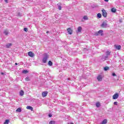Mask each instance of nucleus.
Instances as JSON below:
<instances>
[{
    "mask_svg": "<svg viewBox=\"0 0 124 124\" xmlns=\"http://www.w3.org/2000/svg\"><path fill=\"white\" fill-rule=\"evenodd\" d=\"M4 1L6 3H8V1L7 0H4Z\"/></svg>",
    "mask_w": 124,
    "mask_h": 124,
    "instance_id": "c9c22d12",
    "label": "nucleus"
},
{
    "mask_svg": "<svg viewBox=\"0 0 124 124\" xmlns=\"http://www.w3.org/2000/svg\"><path fill=\"white\" fill-rule=\"evenodd\" d=\"M84 20H88L89 18H88V16H83Z\"/></svg>",
    "mask_w": 124,
    "mask_h": 124,
    "instance_id": "5701e85b",
    "label": "nucleus"
},
{
    "mask_svg": "<svg viewBox=\"0 0 124 124\" xmlns=\"http://www.w3.org/2000/svg\"><path fill=\"white\" fill-rule=\"evenodd\" d=\"M46 33H49V31H47Z\"/></svg>",
    "mask_w": 124,
    "mask_h": 124,
    "instance_id": "a19ab883",
    "label": "nucleus"
},
{
    "mask_svg": "<svg viewBox=\"0 0 124 124\" xmlns=\"http://www.w3.org/2000/svg\"><path fill=\"white\" fill-rule=\"evenodd\" d=\"M114 105H118V102H114Z\"/></svg>",
    "mask_w": 124,
    "mask_h": 124,
    "instance_id": "473e14b6",
    "label": "nucleus"
},
{
    "mask_svg": "<svg viewBox=\"0 0 124 124\" xmlns=\"http://www.w3.org/2000/svg\"><path fill=\"white\" fill-rule=\"evenodd\" d=\"M17 16H22V15L20 13H17Z\"/></svg>",
    "mask_w": 124,
    "mask_h": 124,
    "instance_id": "72a5a7b5",
    "label": "nucleus"
},
{
    "mask_svg": "<svg viewBox=\"0 0 124 124\" xmlns=\"http://www.w3.org/2000/svg\"><path fill=\"white\" fill-rule=\"evenodd\" d=\"M26 108L28 109V110H31V111H33V108H32V107L31 106H27L26 107Z\"/></svg>",
    "mask_w": 124,
    "mask_h": 124,
    "instance_id": "9b49d317",
    "label": "nucleus"
},
{
    "mask_svg": "<svg viewBox=\"0 0 124 124\" xmlns=\"http://www.w3.org/2000/svg\"><path fill=\"white\" fill-rule=\"evenodd\" d=\"M48 117H49V118H51L52 114H48Z\"/></svg>",
    "mask_w": 124,
    "mask_h": 124,
    "instance_id": "f704fd0d",
    "label": "nucleus"
},
{
    "mask_svg": "<svg viewBox=\"0 0 124 124\" xmlns=\"http://www.w3.org/2000/svg\"><path fill=\"white\" fill-rule=\"evenodd\" d=\"M114 47H115V49H117V50H120L121 48H122V46L120 45H114Z\"/></svg>",
    "mask_w": 124,
    "mask_h": 124,
    "instance_id": "6e6552de",
    "label": "nucleus"
},
{
    "mask_svg": "<svg viewBox=\"0 0 124 124\" xmlns=\"http://www.w3.org/2000/svg\"><path fill=\"white\" fill-rule=\"evenodd\" d=\"M112 75L113 77L117 76V75H116V74L115 73H112Z\"/></svg>",
    "mask_w": 124,
    "mask_h": 124,
    "instance_id": "7c9ffc66",
    "label": "nucleus"
},
{
    "mask_svg": "<svg viewBox=\"0 0 124 124\" xmlns=\"http://www.w3.org/2000/svg\"><path fill=\"white\" fill-rule=\"evenodd\" d=\"M24 94H25V93L24 92V91H23V90H21L20 92H19V95L21 96H23V95H24Z\"/></svg>",
    "mask_w": 124,
    "mask_h": 124,
    "instance_id": "f8f14e48",
    "label": "nucleus"
},
{
    "mask_svg": "<svg viewBox=\"0 0 124 124\" xmlns=\"http://www.w3.org/2000/svg\"><path fill=\"white\" fill-rule=\"evenodd\" d=\"M48 65H49L50 66H52V65H53V62H52V61H49L48 62Z\"/></svg>",
    "mask_w": 124,
    "mask_h": 124,
    "instance_id": "aec40b11",
    "label": "nucleus"
},
{
    "mask_svg": "<svg viewBox=\"0 0 124 124\" xmlns=\"http://www.w3.org/2000/svg\"><path fill=\"white\" fill-rule=\"evenodd\" d=\"M11 46H12V43H8L5 46L6 48H10V47H11Z\"/></svg>",
    "mask_w": 124,
    "mask_h": 124,
    "instance_id": "1a4fd4ad",
    "label": "nucleus"
},
{
    "mask_svg": "<svg viewBox=\"0 0 124 124\" xmlns=\"http://www.w3.org/2000/svg\"><path fill=\"white\" fill-rule=\"evenodd\" d=\"M105 1H106L107 2H108L109 1V0H104Z\"/></svg>",
    "mask_w": 124,
    "mask_h": 124,
    "instance_id": "e433bc0d",
    "label": "nucleus"
},
{
    "mask_svg": "<svg viewBox=\"0 0 124 124\" xmlns=\"http://www.w3.org/2000/svg\"><path fill=\"white\" fill-rule=\"evenodd\" d=\"M26 81H30V78L27 77L25 78Z\"/></svg>",
    "mask_w": 124,
    "mask_h": 124,
    "instance_id": "cd10ccee",
    "label": "nucleus"
},
{
    "mask_svg": "<svg viewBox=\"0 0 124 124\" xmlns=\"http://www.w3.org/2000/svg\"><path fill=\"white\" fill-rule=\"evenodd\" d=\"M107 124V120L105 119L102 122V124Z\"/></svg>",
    "mask_w": 124,
    "mask_h": 124,
    "instance_id": "a211bd4d",
    "label": "nucleus"
},
{
    "mask_svg": "<svg viewBox=\"0 0 124 124\" xmlns=\"http://www.w3.org/2000/svg\"><path fill=\"white\" fill-rule=\"evenodd\" d=\"M110 52L108 51L106 52L107 56L106 57V59H107L108 58V56H109L110 55Z\"/></svg>",
    "mask_w": 124,
    "mask_h": 124,
    "instance_id": "6ab92c4d",
    "label": "nucleus"
},
{
    "mask_svg": "<svg viewBox=\"0 0 124 124\" xmlns=\"http://www.w3.org/2000/svg\"><path fill=\"white\" fill-rule=\"evenodd\" d=\"M116 10H117L116 9H115L114 8H112L111 9V12H112V13H116Z\"/></svg>",
    "mask_w": 124,
    "mask_h": 124,
    "instance_id": "4468645a",
    "label": "nucleus"
},
{
    "mask_svg": "<svg viewBox=\"0 0 124 124\" xmlns=\"http://www.w3.org/2000/svg\"><path fill=\"white\" fill-rule=\"evenodd\" d=\"M4 33L5 34V35H8V33H9L8 32V31L7 30H5L4 31Z\"/></svg>",
    "mask_w": 124,
    "mask_h": 124,
    "instance_id": "2eb2a0df",
    "label": "nucleus"
},
{
    "mask_svg": "<svg viewBox=\"0 0 124 124\" xmlns=\"http://www.w3.org/2000/svg\"><path fill=\"white\" fill-rule=\"evenodd\" d=\"M47 94H48V92L44 91L42 93V96L45 97V96H47Z\"/></svg>",
    "mask_w": 124,
    "mask_h": 124,
    "instance_id": "20e7f679",
    "label": "nucleus"
},
{
    "mask_svg": "<svg viewBox=\"0 0 124 124\" xmlns=\"http://www.w3.org/2000/svg\"><path fill=\"white\" fill-rule=\"evenodd\" d=\"M96 106L97 108H99L100 107V103H96Z\"/></svg>",
    "mask_w": 124,
    "mask_h": 124,
    "instance_id": "412c9836",
    "label": "nucleus"
},
{
    "mask_svg": "<svg viewBox=\"0 0 124 124\" xmlns=\"http://www.w3.org/2000/svg\"><path fill=\"white\" fill-rule=\"evenodd\" d=\"M49 124H55V122L54 121H51Z\"/></svg>",
    "mask_w": 124,
    "mask_h": 124,
    "instance_id": "bb28decb",
    "label": "nucleus"
},
{
    "mask_svg": "<svg viewBox=\"0 0 124 124\" xmlns=\"http://www.w3.org/2000/svg\"><path fill=\"white\" fill-rule=\"evenodd\" d=\"M28 56L32 58L33 57H34V53L31 51H30L28 52Z\"/></svg>",
    "mask_w": 124,
    "mask_h": 124,
    "instance_id": "423d86ee",
    "label": "nucleus"
},
{
    "mask_svg": "<svg viewBox=\"0 0 124 124\" xmlns=\"http://www.w3.org/2000/svg\"><path fill=\"white\" fill-rule=\"evenodd\" d=\"M22 111V109H21V108H18L16 110V112H20Z\"/></svg>",
    "mask_w": 124,
    "mask_h": 124,
    "instance_id": "393cba45",
    "label": "nucleus"
},
{
    "mask_svg": "<svg viewBox=\"0 0 124 124\" xmlns=\"http://www.w3.org/2000/svg\"><path fill=\"white\" fill-rule=\"evenodd\" d=\"M70 124H73V123H71Z\"/></svg>",
    "mask_w": 124,
    "mask_h": 124,
    "instance_id": "79ce46f5",
    "label": "nucleus"
},
{
    "mask_svg": "<svg viewBox=\"0 0 124 124\" xmlns=\"http://www.w3.org/2000/svg\"><path fill=\"white\" fill-rule=\"evenodd\" d=\"M101 27L104 28H106L108 27H109L108 26V24H107V20H105V21H104L101 24Z\"/></svg>",
    "mask_w": 124,
    "mask_h": 124,
    "instance_id": "f03ea898",
    "label": "nucleus"
},
{
    "mask_svg": "<svg viewBox=\"0 0 124 124\" xmlns=\"http://www.w3.org/2000/svg\"><path fill=\"white\" fill-rule=\"evenodd\" d=\"M67 31L69 34H72V30H71V28L67 29Z\"/></svg>",
    "mask_w": 124,
    "mask_h": 124,
    "instance_id": "9d476101",
    "label": "nucleus"
},
{
    "mask_svg": "<svg viewBox=\"0 0 124 124\" xmlns=\"http://www.w3.org/2000/svg\"><path fill=\"white\" fill-rule=\"evenodd\" d=\"M94 34L95 35H96V36H98V35H99V34H98V32L95 33Z\"/></svg>",
    "mask_w": 124,
    "mask_h": 124,
    "instance_id": "2f4dec72",
    "label": "nucleus"
},
{
    "mask_svg": "<svg viewBox=\"0 0 124 124\" xmlns=\"http://www.w3.org/2000/svg\"><path fill=\"white\" fill-rule=\"evenodd\" d=\"M16 65H17L18 63H15Z\"/></svg>",
    "mask_w": 124,
    "mask_h": 124,
    "instance_id": "ea45409f",
    "label": "nucleus"
},
{
    "mask_svg": "<svg viewBox=\"0 0 124 124\" xmlns=\"http://www.w3.org/2000/svg\"><path fill=\"white\" fill-rule=\"evenodd\" d=\"M24 31H28V28H25L24 29Z\"/></svg>",
    "mask_w": 124,
    "mask_h": 124,
    "instance_id": "c756f323",
    "label": "nucleus"
},
{
    "mask_svg": "<svg viewBox=\"0 0 124 124\" xmlns=\"http://www.w3.org/2000/svg\"><path fill=\"white\" fill-rule=\"evenodd\" d=\"M81 31H82V27H79L78 28V32H81Z\"/></svg>",
    "mask_w": 124,
    "mask_h": 124,
    "instance_id": "dca6fc26",
    "label": "nucleus"
},
{
    "mask_svg": "<svg viewBox=\"0 0 124 124\" xmlns=\"http://www.w3.org/2000/svg\"><path fill=\"white\" fill-rule=\"evenodd\" d=\"M8 123H9V120H6L4 123V124H8Z\"/></svg>",
    "mask_w": 124,
    "mask_h": 124,
    "instance_id": "a878e982",
    "label": "nucleus"
},
{
    "mask_svg": "<svg viewBox=\"0 0 124 124\" xmlns=\"http://www.w3.org/2000/svg\"><path fill=\"white\" fill-rule=\"evenodd\" d=\"M98 33L100 34L101 36L103 35V30H99L98 31Z\"/></svg>",
    "mask_w": 124,
    "mask_h": 124,
    "instance_id": "ddd939ff",
    "label": "nucleus"
},
{
    "mask_svg": "<svg viewBox=\"0 0 124 124\" xmlns=\"http://www.w3.org/2000/svg\"><path fill=\"white\" fill-rule=\"evenodd\" d=\"M49 59V55L46 53L44 55V57L43 58L42 62L44 63H46L47 62V60Z\"/></svg>",
    "mask_w": 124,
    "mask_h": 124,
    "instance_id": "f257e3e1",
    "label": "nucleus"
},
{
    "mask_svg": "<svg viewBox=\"0 0 124 124\" xmlns=\"http://www.w3.org/2000/svg\"><path fill=\"white\" fill-rule=\"evenodd\" d=\"M29 73V71L27 70H24L22 71V73H23L24 74H27V73Z\"/></svg>",
    "mask_w": 124,
    "mask_h": 124,
    "instance_id": "f3484780",
    "label": "nucleus"
},
{
    "mask_svg": "<svg viewBox=\"0 0 124 124\" xmlns=\"http://www.w3.org/2000/svg\"><path fill=\"white\" fill-rule=\"evenodd\" d=\"M118 97H119V94L118 93L114 94L112 96L113 99H117Z\"/></svg>",
    "mask_w": 124,
    "mask_h": 124,
    "instance_id": "39448f33",
    "label": "nucleus"
},
{
    "mask_svg": "<svg viewBox=\"0 0 124 124\" xmlns=\"http://www.w3.org/2000/svg\"><path fill=\"white\" fill-rule=\"evenodd\" d=\"M1 75H3V74H4V73H1Z\"/></svg>",
    "mask_w": 124,
    "mask_h": 124,
    "instance_id": "58836bf2",
    "label": "nucleus"
},
{
    "mask_svg": "<svg viewBox=\"0 0 124 124\" xmlns=\"http://www.w3.org/2000/svg\"><path fill=\"white\" fill-rule=\"evenodd\" d=\"M67 80L69 81L70 80V78H67Z\"/></svg>",
    "mask_w": 124,
    "mask_h": 124,
    "instance_id": "4c0bfd02",
    "label": "nucleus"
},
{
    "mask_svg": "<svg viewBox=\"0 0 124 124\" xmlns=\"http://www.w3.org/2000/svg\"><path fill=\"white\" fill-rule=\"evenodd\" d=\"M97 79L98 81H99V82H101V81H102V76L101 75L98 76L97 78Z\"/></svg>",
    "mask_w": 124,
    "mask_h": 124,
    "instance_id": "0eeeda50",
    "label": "nucleus"
},
{
    "mask_svg": "<svg viewBox=\"0 0 124 124\" xmlns=\"http://www.w3.org/2000/svg\"><path fill=\"white\" fill-rule=\"evenodd\" d=\"M102 12L103 17L106 18V17H107V12H106V11L104 9H103L102 10Z\"/></svg>",
    "mask_w": 124,
    "mask_h": 124,
    "instance_id": "7ed1b4c3",
    "label": "nucleus"
},
{
    "mask_svg": "<svg viewBox=\"0 0 124 124\" xmlns=\"http://www.w3.org/2000/svg\"><path fill=\"white\" fill-rule=\"evenodd\" d=\"M108 69H109V67H105L104 68V70H105V71H107V70H108Z\"/></svg>",
    "mask_w": 124,
    "mask_h": 124,
    "instance_id": "4be33fe9",
    "label": "nucleus"
},
{
    "mask_svg": "<svg viewBox=\"0 0 124 124\" xmlns=\"http://www.w3.org/2000/svg\"><path fill=\"white\" fill-rule=\"evenodd\" d=\"M58 9H59V10H62V6H58Z\"/></svg>",
    "mask_w": 124,
    "mask_h": 124,
    "instance_id": "c85d7f7f",
    "label": "nucleus"
},
{
    "mask_svg": "<svg viewBox=\"0 0 124 124\" xmlns=\"http://www.w3.org/2000/svg\"><path fill=\"white\" fill-rule=\"evenodd\" d=\"M97 17H98V18H101V14L98 13L97 15Z\"/></svg>",
    "mask_w": 124,
    "mask_h": 124,
    "instance_id": "b1692460",
    "label": "nucleus"
}]
</instances>
